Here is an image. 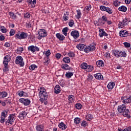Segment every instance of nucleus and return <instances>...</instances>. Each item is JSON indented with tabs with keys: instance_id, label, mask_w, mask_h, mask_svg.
Masks as SVG:
<instances>
[{
	"instance_id": "f257e3e1",
	"label": "nucleus",
	"mask_w": 131,
	"mask_h": 131,
	"mask_svg": "<svg viewBox=\"0 0 131 131\" xmlns=\"http://www.w3.org/2000/svg\"><path fill=\"white\" fill-rule=\"evenodd\" d=\"M118 111L119 113H122L124 117L130 118V115L129 114V110L126 109V106L124 104L118 106Z\"/></svg>"
},
{
	"instance_id": "f03ea898",
	"label": "nucleus",
	"mask_w": 131,
	"mask_h": 131,
	"mask_svg": "<svg viewBox=\"0 0 131 131\" xmlns=\"http://www.w3.org/2000/svg\"><path fill=\"white\" fill-rule=\"evenodd\" d=\"M10 61H11V57H10V55H6L4 57V60L3 61V64L4 66V68L3 69L4 72H7V71H9L8 64H9V62H10Z\"/></svg>"
},
{
	"instance_id": "7ed1b4c3",
	"label": "nucleus",
	"mask_w": 131,
	"mask_h": 131,
	"mask_svg": "<svg viewBox=\"0 0 131 131\" xmlns=\"http://www.w3.org/2000/svg\"><path fill=\"white\" fill-rule=\"evenodd\" d=\"M15 64L19 65L20 67L24 66V61H23V58L21 56H18L16 57L15 61Z\"/></svg>"
},
{
	"instance_id": "20e7f679",
	"label": "nucleus",
	"mask_w": 131,
	"mask_h": 131,
	"mask_svg": "<svg viewBox=\"0 0 131 131\" xmlns=\"http://www.w3.org/2000/svg\"><path fill=\"white\" fill-rule=\"evenodd\" d=\"M113 54L115 57H126V53L122 51H119L118 50H115L113 51Z\"/></svg>"
},
{
	"instance_id": "39448f33",
	"label": "nucleus",
	"mask_w": 131,
	"mask_h": 131,
	"mask_svg": "<svg viewBox=\"0 0 131 131\" xmlns=\"http://www.w3.org/2000/svg\"><path fill=\"white\" fill-rule=\"evenodd\" d=\"M47 35V31L45 29H40L38 32V39H41L42 37H46Z\"/></svg>"
},
{
	"instance_id": "423d86ee",
	"label": "nucleus",
	"mask_w": 131,
	"mask_h": 131,
	"mask_svg": "<svg viewBox=\"0 0 131 131\" xmlns=\"http://www.w3.org/2000/svg\"><path fill=\"white\" fill-rule=\"evenodd\" d=\"M28 52H31L32 53H34L35 52L39 51V48L36 46H30L28 47Z\"/></svg>"
},
{
	"instance_id": "0eeeda50",
	"label": "nucleus",
	"mask_w": 131,
	"mask_h": 131,
	"mask_svg": "<svg viewBox=\"0 0 131 131\" xmlns=\"http://www.w3.org/2000/svg\"><path fill=\"white\" fill-rule=\"evenodd\" d=\"M15 116V114L12 115H10V116L8 118L6 122V124H8V125H10V124H13V122H14L15 120V118L14 116Z\"/></svg>"
},
{
	"instance_id": "6e6552de",
	"label": "nucleus",
	"mask_w": 131,
	"mask_h": 131,
	"mask_svg": "<svg viewBox=\"0 0 131 131\" xmlns=\"http://www.w3.org/2000/svg\"><path fill=\"white\" fill-rule=\"evenodd\" d=\"M100 9L101 11H104V12H107L108 14H113V10H112V9L109 8V7H106L104 6H101L100 7Z\"/></svg>"
},
{
	"instance_id": "1a4fd4ad",
	"label": "nucleus",
	"mask_w": 131,
	"mask_h": 131,
	"mask_svg": "<svg viewBox=\"0 0 131 131\" xmlns=\"http://www.w3.org/2000/svg\"><path fill=\"white\" fill-rule=\"evenodd\" d=\"M15 37H16V38H18V39H24L27 37V33L23 32L20 34H16Z\"/></svg>"
},
{
	"instance_id": "9d476101",
	"label": "nucleus",
	"mask_w": 131,
	"mask_h": 131,
	"mask_svg": "<svg viewBox=\"0 0 131 131\" xmlns=\"http://www.w3.org/2000/svg\"><path fill=\"white\" fill-rule=\"evenodd\" d=\"M96 50V47L94 46L90 45V46H85V48L84 49V51L86 53H90L91 51H95Z\"/></svg>"
},
{
	"instance_id": "9b49d317",
	"label": "nucleus",
	"mask_w": 131,
	"mask_h": 131,
	"mask_svg": "<svg viewBox=\"0 0 131 131\" xmlns=\"http://www.w3.org/2000/svg\"><path fill=\"white\" fill-rule=\"evenodd\" d=\"M19 102L24 104L25 106H28L31 103L30 100L25 98H20L19 99Z\"/></svg>"
},
{
	"instance_id": "f8f14e48",
	"label": "nucleus",
	"mask_w": 131,
	"mask_h": 131,
	"mask_svg": "<svg viewBox=\"0 0 131 131\" xmlns=\"http://www.w3.org/2000/svg\"><path fill=\"white\" fill-rule=\"evenodd\" d=\"M41 91L39 92V98H43L45 99H48V93L46 92L45 91H41L42 88H40Z\"/></svg>"
},
{
	"instance_id": "ddd939ff",
	"label": "nucleus",
	"mask_w": 131,
	"mask_h": 131,
	"mask_svg": "<svg viewBox=\"0 0 131 131\" xmlns=\"http://www.w3.org/2000/svg\"><path fill=\"white\" fill-rule=\"evenodd\" d=\"M7 116H8V112H7L6 111H3V112L1 113V123H4V122H5V118H6Z\"/></svg>"
},
{
	"instance_id": "4468645a",
	"label": "nucleus",
	"mask_w": 131,
	"mask_h": 131,
	"mask_svg": "<svg viewBox=\"0 0 131 131\" xmlns=\"http://www.w3.org/2000/svg\"><path fill=\"white\" fill-rule=\"evenodd\" d=\"M71 35L74 38L76 39L78 38V37H79V32L78 31H72L71 33Z\"/></svg>"
},
{
	"instance_id": "2eb2a0df",
	"label": "nucleus",
	"mask_w": 131,
	"mask_h": 131,
	"mask_svg": "<svg viewBox=\"0 0 131 131\" xmlns=\"http://www.w3.org/2000/svg\"><path fill=\"white\" fill-rule=\"evenodd\" d=\"M99 36L100 37H103V36H108V34L104 31V29H101L99 30Z\"/></svg>"
},
{
	"instance_id": "dca6fc26",
	"label": "nucleus",
	"mask_w": 131,
	"mask_h": 131,
	"mask_svg": "<svg viewBox=\"0 0 131 131\" xmlns=\"http://www.w3.org/2000/svg\"><path fill=\"white\" fill-rule=\"evenodd\" d=\"M94 76L96 79H98V80H102L104 79V77L101 73H97L94 75Z\"/></svg>"
},
{
	"instance_id": "f3484780",
	"label": "nucleus",
	"mask_w": 131,
	"mask_h": 131,
	"mask_svg": "<svg viewBox=\"0 0 131 131\" xmlns=\"http://www.w3.org/2000/svg\"><path fill=\"white\" fill-rule=\"evenodd\" d=\"M61 92V88L60 87V85H56L54 89V92L55 94H60Z\"/></svg>"
},
{
	"instance_id": "a211bd4d",
	"label": "nucleus",
	"mask_w": 131,
	"mask_h": 131,
	"mask_svg": "<svg viewBox=\"0 0 131 131\" xmlns=\"http://www.w3.org/2000/svg\"><path fill=\"white\" fill-rule=\"evenodd\" d=\"M119 34L122 37H126L128 35V33L126 31H120Z\"/></svg>"
},
{
	"instance_id": "6ab92c4d",
	"label": "nucleus",
	"mask_w": 131,
	"mask_h": 131,
	"mask_svg": "<svg viewBox=\"0 0 131 131\" xmlns=\"http://www.w3.org/2000/svg\"><path fill=\"white\" fill-rule=\"evenodd\" d=\"M27 115V113H26L25 111L21 112L19 113V115L18 116L19 118L20 119H24V117Z\"/></svg>"
},
{
	"instance_id": "aec40b11",
	"label": "nucleus",
	"mask_w": 131,
	"mask_h": 131,
	"mask_svg": "<svg viewBox=\"0 0 131 131\" xmlns=\"http://www.w3.org/2000/svg\"><path fill=\"white\" fill-rule=\"evenodd\" d=\"M56 36L57 38L59 39V40H64L65 39V36L64 35L61 34L60 33H57L56 34Z\"/></svg>"
},
{
	"instance_id": "412c9836",
	"label": "nucleus",
	"mask_w": 131,
	"mask_h": 131,
	"mask_svg": "<svg viewBox=\"0 0 131 131\" xmlns=\"http://www.w3.org/2000/svg\"><path fill=\"white\" fill-rule=\"evenodd\" d=\"M97 26H103L105 24V21L102 18H99L98 21L96 23Z\"/></svg>"
},
{
	"instance_id": "4be33fe9",
	"label": "nucleus",
	"mask_w": 131,
	"mask_h": 131,
	"mask_svg": "<svg viewBox=\"0 0 131 131\" xmlns=\"http://www.w3.org/2000/svg\"><path fill=\"white\" fill-rule=\"evenodd\" d=\"M76 48L78 50H79V51H82V50H84L85 45H84V44H79L76 46Z\"/></svg>"
},
{
	"instance_id": "5701e85b",
	"label": "nucleus",
	"mask_w": 131,
	"mask_h": 131,
	"mask_svg": "<svg viewBox=\"0 0 131 131\" xmlns=\"http://www.w3.org/2000/svg\"><path fill=\"white\" fill-rule=\"evenodd\" d=\"M96 65L98 67H104L105 66V64L104 63V61L102 60H99L96 62Z\"/></svg>"
},
{
	"instance_id": "b1692460",
	"label": "nucleus",
	"mask_w": 131,
	"mask_h": 131,
	"mask_svg": "<svg viewBox=\"0 0 131 131\" xmlns=\"http://www.w3.org/2000/svg\"><path fill=\"white\" fill-rule=\"evenodd\" d=\"M121 100L124 104L130 103L129 98H126L125 97H122Z\"/></svg>"
},
{
	"instance_id": "393cba45",
	"label": "nucleus",
	"mask_w": 131,
	"mask_h": 131,
	"mask_svg": "<svg viewBox=\"0 0 131 131\" xmlns=\"http://www.w3.org/2000/svg\"><path fill=\"white\" fill-rule=\"evenodd\" d=\"M58 126L59 128H61L62 130H64L66 128H67L66 125L62 122L59 124Z\"/></svg>"
},
{
	"instance_id": "a878e982",
	"label": "nucleus",
	"mask_w": 131,
	"mask_h": 131,
	"mask_svg": "<svg viewBox=\"0 0 131 131\" xmlns=\"http://www.w3.org/2000/svg\"><path fill=\"white\" fill-rule=\"evenodd\" d=\"M28 3L30 4V5H31L32 8H34V6L36 4V0H28Z\"/></svg>"
},
{
	"instance_id": "bb28decb",
	"label": "nucleus",
	"mask_w": 131,
	"mask_h": 131,
	"mask_svg": "<svg viewBox=\"0 0 131 131\" xmlns=\"http://www.w3.org/2000/svg\"><path fill=\"white\" fill-rule=\"evenodd\" d=\"M62 69H64V70H70V67L67 64H63L61 65Z\"/></svg>"
},
{
	"instance_id": "cd10ccee",
	"label": "nucleus",
	"mask_w": 131,
	"mask_h": 131,
	"mask_svg": "<svg viewBox=\"0 0 131 131\" xmlns=\"http://www.w3.org/2000/svg\"><path fill=\"white\" fill-rule=\"evenodd\" d=\"M114 85H115V82H110L107 85V89H108V90H112V89L114 88Z\"/></svg>"
},
{
	"instance_id": "c85d7f7f",
	"label": "nucleus",
	"mask_w": 131,
	"mask_h": 131,
	"mask_svg": "<svg viewBox=\"0 0 131 131\" xmlns=\"http://www.w3.org/2000/svg\"><path fill=\"white\" fill-rule=\"evenodd\" d=\"M36 129L37 131H43V125H37L36 127Z\"/></svg>"
},
{
	"instance_id": "c756f323",
	"label": "nucleus",
	"mask_w": 131,
	"mask_h": 131,
	"mask_svg": "<svg viewBox=\"0 0 131 131\" xmlns=\"http://www.w3.org/2000/svg\"><path fill=\"white\" fill-rule=\"evenodd\" d=\"M118 10H119V11H120L121 12H126L127 8H126V7H125L124 6H122L119 7Z\"/></svg>"
},
{
	"instance_id": "7c9ffc66",
	"label": "nucleus",
	"mask_w": 131,
	"mask_h": 131,
	"mask_svg": "<svg viewBox=\"0 0 131 131\" xmlns=\"http://www.w3.org/2000/svg\"><path fill=\"white\" fill-rule=\"evenodd\" d=\"M88 63L85 62H83L80 66V68H81L82 69H88Z\"/></svg>"
},
{
	"instance_id": "2f4dec72",
	"label": "nucleus",
	"mask_w": 131,
	"mask_h": 131,
	"mask_svg": "<svg viewBox=\"0 0 131 131\" xmlns=\"http://www.w3.org/2000/svg\"><path fill=\"white\" fill-rule=\"evenodd\" d=\"M8 95V93L6 92H0V99L2 98H6Z\"/></svg>"
},
{
	"instance_id": "473e14b6",
	"label": "nucleus",
	"mask_w": 131,
	"mask_h": 131,
	"mask_svg": "<svg viewBox=\"0 0 131 131\" xmlns=\"http://www.w3.org/2000/svg\"><path fill=\"white\" fill-rule=\"evenodd\" d=\"M77 14L76 15V18L77 19H80L81 16V12H80V10H77Z\"/></svg>"
},
{
	"instance_id": "72a5a7b5",
	"label": "nucleus",
	"mask_w": 131,
	"mask_h": 131,
	"mask_svg": "<svg viewBox=\"0 0 131 131\" xmlns=\"http://www.w3.org/2000/svg\"><path fill=\"white\" fill-rule=\"evenodd\" d=\"M69 103H72L74 102V96L73 95H70L68 97Z\"/></svg>"
},
{
	"instance_id": "f704fd0d",
	"label": "nucleus",
	"mask_w": 131,
	"mask_h": 131,
	"mask_svg": "<svg viewBox=\"0 0 131 131\" xmlns=\"http://www.w3.org/2000/svg\"><path fill=\"white\" fill-rule=\"evenodd\" d=\"M80 118H78V117H76L74 119V123H75V124H79V123L80 122Z\"/></svg>"
},
{
	"instance_id": "c9c22d12",
	"label": "nucleus",
	"mask_w": 131,
	"mask_h": 131,
	"mask_svg": "<svg viewBox=\"0 0 131 131\" xmlns=\"http://www.w3.org/2000/svg\"><path fill=\"white\" fill-rule=\"evenodd\" d=\"M63 62H64V63H70V58L68 57H64Z\"/></svg>"
},
{
	"instance_id": "e433bc0d",
	"label": "nucleus",
	"mask_w": 131,
	"mask_h": 131,
	"mask_svg": "<svg viewBox=\"0 0 131 131\" xmlns=\"http://www.w3.org/2000/svg\"><path fill=\"white\" fill-rule=\"evenodd\" d=\"M68 32V28L66 27L62 29L63 34L65 35V36H67V32Z\"/></svg>"
},
{
	"instance_id": "4c0bfd02",
	"label": "nucleus",
	"mask_w": 131,
	"mask_h": 131,
	"mask_svg": "<svg viewBox=\"0 0 131 131\" xmlns=\"http://www.w3.org/2000/svg\"><path fill=\"white\" fill-rule=\"evenodd\" d=\"M50 63V58L49 57H46L45 58V61H43L44 65H49Z\"/></svg>"
},
{
	"instance_id": "58836bf2",
	"label": "nucleus",
	"mask_w": 131,
	"mask_h": 131,
	"mask_svg": "<svg viewBox=\"0 0 131 131\" xmlns=\"http://www.w3.org/2000/svg\"><path fill=\"white\" fill-rule=\"evenodd\" d=\"M66 77L68 78H70L72 76H73V73L72 72H67L66 74Z\"/></svg>"
},
{
	"instance_id": "ea45409f",
	"label": "nucleus",
	"mask_w": 131,
	"mask_h": 131,
	"mask_svg": "<svg viewBox=\"0 0 131 131\" xmlns=\"http://www.w3.org/2000/svg\"><path fill=\"white\" fill-rule=\"evenodd\" d=\"M73 25H74V21L73 19H70L69 22V26L70 27H73Z\"/></svg>"
},
{
	"instance_id": "a19ab883",
	"label": "nucleus",
	"mask_w": 131,
	"mask_h": 131,
	"mask_svg": "<svg viewBox=\"0 0 131 131\" xmlns=\"http://www.w3.org/2000/svg\"><path fill=\"white\" fill-rule=\"evenodd\" d=\"M82 107V105L80 103H76L75 105L76 109H78V110L81 109Z\"/></svg>"
},
{
	"instance_id": "79ce46f5",
	"label": "nucleus",
	"mask_w": 131,
	"mask_h": 131,
	"mask_svg": "<svg viewBox=\"0 0 131 131\" xmlns=\"http://www.w3.org/2000/svg\"><path fill=\"white\" fill-rule=\"evenodd\" d=\"M0 29L3 33H7V29H6V28H5V27L1 26L0 27Z\"/></svg>"
},
{
	"instance_id": "37998d69",
	"label": "nucleus",
	"mask_w": 131,
	"mask_h": 131,
	"mask_svg": "<svg viewBox=\"0 0 131 131\" xmlns=\"http://www.w3.org/2000/svg\"><path fill=\"white\" fill-rule=\"evenodd\" d=\"M35 68H37V66L35 65V64H32L31 66H30L29 67V69L30 70H34V69H35Z\"/></svg>"
},
{
	"instance_id": "c03bdc74",
	"label": "nucleus",
	"mask_w": 131,
	"mask_h": 131,
	"mask_svg": "<svg viewBox=\"0 0 131 131\" xmlns=\"http://www.w3.org/2000/svg\"><path fill=\"white\" fill-rule=\"evenodd\" d=\"M26 26L27 28H31V27H32L31 22L26 23Z\"/></svg>"
},
{
	"instance_id": "a18cd8bd",
	"label": "nucleus",
	"mask_w": 131,
	"mask_h": 131,
	"mask_svg": "<svg viewBox=\"0 0 131 131\" xmlns=\"http://www.w3.org/2000/svg\"><path fill=\"white\" fill-rule=\"evenodd\" d=\"M45 55L47 58H49V57H50V55H51V51H50V50H48L46 52Z\"/></svg>"
},
{
	"instance_id": "49530a36",
	"label": "nucleus",
	"mask_w": 131,
	"mask_h": 131,
	"mask_svg": "<svg viewBox=\"0 0 131 131\" xmlns=\"http://www.w3.org/2000/svg\"><path fill=\"white\" fill-rule=\"evenodd\" d=\"M23 51H24L23 47H18L17 49V52L18 53H21V52H23Z\"/></svg>"
},
{
	"instance_id": "de8ad7c7",
	"label": "nucleus",
	"mask_w": 131,
	"mask_h": 131,
	"mask_svg": "<svg viewBox=\"0 0 131 131\" xmlns=\"http://www.w3.org/2000/svg\"><path fill=\"white\" fill-rule=\"evenodd\" d=\"M124 46H125V48H130V43L127 42H125L123 43Z\"/></svg>"
},
{
	"instance_id": "09e8293b",
	"label": "nucleus",
	"mask_w": 131,
	"mask_h": 131,
	"mask_svg": "<svg viewBox=\"0 0 131 131\" xmlns=\"http://www.w3.org/2000/svg\"><path fill=\"white\" fill-rule=\"evenodd\" d=\"M124 26H125V25L123 23V21L119 23V28H122L123 27H124Z\"/></svg>"
},
{
	"instance_id": "8fccbe9b",
	"label": "nucleus",
	"mask_w": 131,
	"mask_h": 131,
	"mask_svg": "<svg viewBox=\"0 0 131 131\" xmlns=\"http://www.w3.org/2000/svg\"><path fill=\"white\" fill-rule=\"evenodd\" d=\"M24 91H18L17 92V94L18 95V96H19V97H23V95H24Z\"/></svg>"
},
{
	"instance_id": "3c124183",
	"label": "nucleus",
	"mask_w": 131,
	"mask_h": 131,
	"mask_svg": "<svg viewBox=\"0 0 131 131\" xmlns=\"http://www.w3.org/2000/svg\"><path fill=\"white\" fill-rule=\"evenodd\" d=\"M68 56H70L71 58H73V57H74L75 56L74 53L70 52L68 53Z\"/></svg>"
},
{
	"instance_id": "603ef678",
	"label": "nucleus",
	"mask_w": 131,
	"mask_h": 131,
	"mask_svg": "<svg viewBox=\"0 0 131 131\" xmlns=\"http://www.w3.org/2000/svg\"><path fill=\"white\" fill-rule=\"evenodd\" d=\"M93 77L92 75H89L87 80H88V81H92L93 80Z\"/></svg>"
},
{
	"instance_id": "864d4df0",
	"label": "nucleus",
	"mask_w": 131,
	"mask_h": 131,
	"mask_svg": "<svg viewBox=\"0 0 131 131\" xmlns=\"http://www.w3.org/2000/svg\"><path fill=\"white\" fill-rule=\"evenodd\" d=\"M120 4V2L118 1H115L114 2V6H115L116 7H118V4Z\"/></svg>"
},
{
	"instance_id": "5fc2aeb1",
	"label": "nucleus",
	"mask_w": 131,
	"mask_h": 131,
	"mask_svg": "<svg viewBox=\"0 0 131 131\" xmlns=\"http://www.w3.org/2000/svg\"><path fill=\"white\" fill-rule=\"evenodd\" d=\"M9 15L13 19H15V18H16V15H15L13 12H9Z\"/></svg>"
},
{
	"instance_id": "6e6d98bb",
	"label": "nucleus",
	"mask_w": 131,
	"mask_h": 131,
	"mask_svg": "<svg viewBox=\"0 0 131 131\" xmlns=\"http://www.w3.org/2000/svg\"><path fill=\"white\" fill-rule=\"evenodd\" d=\"M87 124H88V123L86 122V121H83L81 123V126L85 127V126H86Z\"/></svg>"
},
{
	"instance_id": "4d7b16f0",
	"label": "nucleus",
	"mask_w": 131,
	"mask_h": 131,
	"mask_svg": "<svg viewBox=\"0 0 131 131\" xmlns=\"http://www.w3.org/2000/svg\"><path fill=\"white\" fill-rule=\"evenodd\" d=\"M25 18H27L28 19V18H30V13H26L24 14Z\"/></svg>"
},
{
	"instance_id": "13d9d810",
	"label": "nucleus",
	"mask_w": 131,
	"mask_h": 131,
	"mask_svg": "<svg viewBox=\"0 0 131 131\" xmlns=\"http://www.w3.org/2000/svg\"><path fill=\"white\" fill-rule=\"evenodd\" d=\"M15 34V30L13 29H11V31H10V36H13Z\"/></svg>"
},
{
	"instance_id": "bf43d9fd",
	"label": "nucleus",
	"mask_w": 131,
	"mask_h": 131,
	"mask_svg": "<svg viewBox=\"0 0 131 131\" xmlns=\"http://www.w3.org/2000/svg\"><path fill=\"white\" fill-rule=\"evenodd\" d=\"M87 68L89 70V71H92V70H94V67L91 65H89Z\"/></svg>"
},
{
	"instance_id": "052dcab7",
	"label": "nucleus",
	"mask_w": 131,
	"mask_h": 131,
	"mask_svg": "<svg viewBox=\"0 0 131 131\" xmlns=\"http://www.w3.org/2000/svg\"><path fill=\"white\" fill-rule=\"evenodd\" d=\"M55 57L56 58V59H60L61 58V54L57 53L55 55Z\"/></svg>"
},
{
	"instance_id": "680f3d73",
	"label": "nucleus",
	"mask_w": 131,
	"mask_h": 131,
	"mask_svg": "<svg viewBox=\"0 0 131 131\" xmlns=\"http://www.w3.org/2000/svg\"><path fill=\"white\" fill-rule=\"evenodd\" d=\"M103 21H104V22H106L107 20V17L105 16H102V18Z\"/></svg>"
},
{
	"instance_id": "e2e57ef3",
	"label": "nucleus",
	"mask_w": 131,
	"mask_h": 131,
	"mask_svg": "<svg viewBox=\"0 0 131 131\" xmlns=\"http://www.w3.org/2000/svg\"><path fill=\"white\" fill-rule=\"evenodd\" d=\"M64 16H63V20L67 21L68 20V16H66V14L64 13Z\"/></svg>"
},
{
	"instance_id": "0e129e2a",
	"label": "nucleus",
	"mask_w": 131,
	"mask_h": 131,
	"mask_svg": "<svg viewBox=\"0 0 131 131\" xmlns=\"http://www.w3.org/2000/svg\"><path fill=\"white\" fill-rule=\"evenodd\" d=\"M123 23L124 24L125 26V25H127V24L128 23V22L127 21V19H123L122 21Z\"/></svg>"
},
{
	"instance_id": "69168bd1",
	"label": "nucleus",
	"mask_w": 131,
	"mask_h": 131,
	"mask_svg": "<svg viewBox=\"0 0 131 131\" xmlns=\"http://www.w3.org/2000/svg\"><path fill=\"white\" fill-rule=\"evenodd\" d=\"M11 46V45L9 42H6L5 44V47H6L7 48H9V47Z\"/></svg>"
},
{
	"instance_id": "338daca9",
	"label": "nucleus",
	"mask_w": 131,
	"mask_h": 131,
	"mask_svg": "<svg viewBox=\"0 0 131 131\" xmlns=\"http://www.w3.org/2000/svg\"><path fill=\"white\" fill-rule=\"evenodd\" d=\"M0 40L1 41H3V40H5V36L3 35H1L0 36Z\"/></svg>"
},
{
	"instance_id": "774afa93",
	"label": "nucleus",
	"mask_w": 131,
	"mask_h": 131,
	"mask_svg": "<svg viewBox=\"0 0 131 131\" xmlns=\"http://www.w3.org/2000/svg\"><path fill=\"white\" fill-rule=\"evenodd\" d=\"M91 5L85 7V9L87 11H90L91 10Z\"/></svg>"
}]
</instances>
